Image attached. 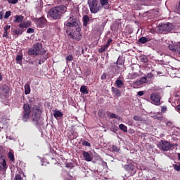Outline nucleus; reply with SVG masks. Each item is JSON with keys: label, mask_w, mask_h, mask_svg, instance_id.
<instances>
[{"label": "nucleus", "mask_w": 180, "mask_h": 180, "mask_svg": "<svg viewBox=\"0 0 180 180\" xmlns=\"http://www.w3.org/2000/svg\"><path fill=\"white\" fill-rule=\"evenodd\" d=\"M89 22V16H88V15H84L83 16V26H88Z\"/></svg>", "instance_id": "21"}, {"label": "nucleus", "mask_w": 180, "mask_h": 180, "mask_svg": "<svg viewBox=\"0 0 180 180\" xmlns=\"http://www.w3.org/2000/svg\"><path fill=\"white\" fill-rule=\"evenodd\" d=\"M7 1L8 4H12L13 5L18 4V0H7Z\"/></svg>", "instance_id": "42"}, {"label": "nucleus", "mask_w": 180, "mask_h": 180, "mask_svg": "<svg viewBox=\"0 0 180 180\" xmlns=\"http://www.w3.org/2000/svg\"><path fill=\"white\" fill-rule=\"evenodd\" d=\"M173 168L175 171H180V163L179 164H174Z\"/></svg>", "instance_id": "35"}, {"label": "nucleus", "mask_w": 180, "mask_h": 180, "mask_svg": "<svg viewBox=\"0 0 180 180\" xmlns=\"http://www.w3.org/2000/svg\"><path fill=\"white\" fill-rule=\"evenodd\" d=\"M120 150V148L119 147H117L115 145L112 146V151H115V153H119V150Z\"/></svg>", "instance_id": "37"}, {"label": "nucleus", "mask_w": 180, "mask_h": 180, "mask_svg": "<svg viewBox=\"0 0 180 180\" xmlns=\"http://www.w3.org/2000/svg\"><path fill=\"white\" fill-rule=\"evenodd\" d=\"M22 122H27L30 118V114L32 115V122L37 126L40 124V119L41 117V110L37 105H34L32 108L30 105L27 103L23 105L22 107Z\"/></svg>", "instance_id": "2"}, {"label": "nucleus", "mask_w": 180, "mask_h": 180, "mask_svg": "<svg viewBox=\"0 0 180 180\" xmlns=\"http://www.w3.org/2000/svg\"><path fill=\"white\" fill-rule=\"evenodd\" d=\"M65 167L66 168H74V165L72 163H66Z\"/></svg>", "instance_id": "44"}, {"label": "nucleus", "mask_w": 180, "mask_h": 180, "mask_svg": "<svg viewBox=\"0 0 180 180\" xmlns=\"http://www.w3.org/2000/svg\"><path fill=\"white\" fill-rule=\"evenodd\" d=\"M88 5L91 13H98L101 11V5L98 4V0H88Z\"/></svg>", "instance_id": "6"}, {"label": "nucleus", "mask_w": 180, "mask_h": 180, "mask_svg": "<svg viewBox=\"0 0 180 180\" xmlns=\"http://www.w3.org/2000/svg\"><path fill=\"white\" fill-rule=\"evenodd\" d=\"M67 9L65 6L60 5L49 10V15L51 18H53L54 20H57V19H61L63 15L67 12Z\"/></svg>", "instance_id": "4"}, {"label": "nucleus", "mask_w": 180, "mask_h": 180, "mask_svg": "<svg viewBox=\"0 0 180 180\" xmlns=\"http://www.w3.org/2000/svg\"><path fill=\"white\" fill-rule=\"evenodd\" d=\"M10 90L11 89H9L8 85L4 84L0 87V95L2 96H6V95H9Z\"/></svg>", "instance_id": "12"}, {"label": "nucleus", "mask_w": 180, "mask_h": 180, "mask_svg": "<svg viewBox=\"0 0 180 180\" xmlns=\"http://www.w3.org/2000/svg\"><path fill=\"white\" fill-rule=\"evenodd\" d=\"M178 158L180 160V153L178 154Z\"/></svg>", "instance_id": "56"}, {"label": "nucleus", "mask_w": 180, "mask_h": 180, "mask_svg": "<svg viewBox=\"0 0 180 180\" xmlns=\"http://www.w3.org/2000/svg\"><path fill=\"white\" fill-rule=\"evenodd\" d=\"M115 85L117 86V88L122 89L123 86H124V83L120 79H117L115 81Z\"/></svg>", "instance_id": "18"}, {"label": "nucleus", "mask_w": 180, "mask_h": 180, "mask_svg": "<svg viewBox=\"0 0 180 180\" xmlns=\"http://www.w3.org/2000/svg\"><path fill=\"white\" fill-rule=\"evenodd\" d=\"M59 4H64L65 5H68L71 0H58Z\"/></svg>", "instance_id": "32"}, {"label": "nucleus", "mask_w": 180, "mask_h": 180, "mask_svg": "<svg viewBox=\"0 0 180 180\" xmlns=\"http://www.w3.org/2000/svg\"><path fill=\"white\" fill-rule=\"evenodd\" d=\"M145 78H146V79H153V78H154V74L149 72L148 73L146 76H144Z\"/></svg>", "instance_id": "30"}, {"label": "nucleus", "mask_w": 180, "mask_h": 180, "mask_svg": "<svg viewBox=\"0 0 180 180\" xmlns=\"http://www.w3.org/2000/svg\"><path fill=\"white\" fill-rule=\"evenodd\" d=\"M27 33H28V34L34 33V29L31 28V27L28 28L27 30Z\"/></svg>", "instance_id": "43"}, {"label": "nucleus", "mask_w": 180, "mask_h": 180, "mask_svg": "<svg viewBox=\"0 0 180 180\" xmlns=\"http://www.w3.org/2000/svg\"><path fill=\"white\" fill-rule=\"evenodd\" d=\"M141 1H147V0H141Z\"/></svg>", "instance_id": "58"}, {"label": "nucleus", "mask_w": 180, "mask_h": 180, "mask_svg": "<svg viewBox=\"0 0 180 180\" xmlns=\"http://www.w3.org/2000/svg\"><path fill=\"white\" fill-rule=\"evenodd\" d=\"M134 120H136V122H141L143 120V118L139 115H134L133 117Z\"/></svg>", "instance_id": "33"}, {"label": "nucleus", "mask_w": 180, "mask_h": 180, "mask_svg": "<svg viewBox=\"0 0 180 180\" xmlns=\"http://www.w3.org/2000/svg\"><path fill=\"white\" fill-rule=\"evenodd\" d=\"M8 158L10 160V161H11V162H13V161H15V155L13 154V152L12 150H11L8 153Z\"/></svg>", "instance_id": "23"}, {"label": "nucleus", "mask_w": 180, "mask_h": 180, "mask_svg": "<svg viewBox=\"0 0 180 180\" xmlns=\"http://www.w3.org/2000/svg\"><path fill=\"white\" fill-rule=\"evenodd\" d=\"M100 4L101 8L104 9H109V0H100Z\"/></svg>", "instance_id": "16"}, {"label": "nucleus", "mask_w": 180, "mask_h": 180, "mask_svg": "<svg viewBox=\"0 0 180 180\" xmlns=\"http://www.w3.org/2000/svg\"><path fill=\"white\" fill-rule=\"evenodd\" d=\"M158 148L162 151H168L172 147V145L169 142L164 140H161L158 144Z\"/></svg>", "instance_id": "7"}, {"label": "nucleus", "mask_w": 180, "mask_h": 180, "mask_svg": "<svg viewBox=\"0 0 180 180\" xmlns=\"http://www.w3.org/2000/svg\"><path fill=\"white\" fill-rule=\"evenodd\" d=\"M34 23L37 25V27H44L46 23H47V20L44 16H41L39 18H35L34 20Z\"/></svg>", "instance_id": "8"}, {"label": "nucleus", "mask_w": 180, "mask_h": 180, "mask_svg": "<svg viewBox=\"0 0 180 180\" xmlns=\"http://www.w3.org/2000/svg\"><path fill=\"white\" fill-rule=\"evenodd\" d=\"M148 41V39L146 37H142L139 39V42L141 44H146Z\"/></svg>", "instance_id": "26"}, {"label": "nucleus", "mask_w": 180, "mask_h": 180, "mask_svg": "<svg viewBox=\"0 0 180 180\" xmlns=\"http://www.w3.org/2000/svg\"><path fill=\"white\" fill-rule=\"evenodd\" d=\"M155 119H157L158 120H162L164 119V117L162 116H156Z\"/></svg>", "instance_id": "48"}, {"label": "nucleus", "mask_w": 180, "mask_h": 180, "mask_svg": "<svg viewBox=\"0 0 180 180\" xmlns=\"http://www.w3.org/2000/svg\"><path fill=\"white\" fill-rule=\"evenodd\" d=\"M119 129L120 130H122V131H124V133H127V127H126V125H124V124H120L119 125Z\"/></svg>", "instance_id": "27"}, {"label": "nucleus", "mask_w": 180, "mask_h": 180, "mask_svg": "<svg viewBox=\"0 0 180 180\" xmlns=\"http://www.w3.org/2000/svg\"><path fill=\"white\" fill-rule=\"evenodd\" d=\"M82 145L84 146L85 147H91V143L87 141L83 140L82 142Z\"/></svg>", "instance_id": "34"}, {"label": "nucleus", "mask_w": 180, "mask_h": 180, "mask_svg": "<svg viewBox=\"0 0 180 180\" xmlns=\"http://www.w3.org/2000/svg\"><path fill=\"white\" fill-rule=\"evenodd\" d=\"M116 64L120 65L121 63H119V60H117Z\"/></svg>", "instance_id": "55"}, {"label": "nucleus", "mask_w": 180, "mask_h": 180, "mask_svg": "<svg viewBox=\"0 0 180 180\" xmlns=\"http://www.w3.org/2000/svg\"><path fill=\"white\" fill-rule=\"evenodd\" d=\"M150 101L154 102L156 106H160V105H161V96L158 93H153L150 95Z\"/></svg>", "instance_id": "10"}, {"label": "nucleus", "mask_w": 180, "mask_h": 180, "mask_svg": "<svg viewBox=\"0 0 180 180\" xmlns=\"http://www.w3.org/2000/svg\"><path fill=\"white\" fill-rule=\"evenodd\" d=\"M11 29V25H6L4 26V32H8Z\"/></svg>", "instance_id": "45"}, {"label": "nucleus", "mask_w": 180, "mask_h": 180, "mask_svg": "<svg viewBox=\"0 0 180 180\" xmlns=\"http://www.w3.org/2000/svg\"><path fill=\"white\" fill-rule=\"evenodd\" d=\"M80 92H82V94H84V95H88L89 94V91H88V88H86V86H82L80 87Z\"/></svg>", "instance_id": "20"}, {"label": "nucleus", "mask_w": 180, "mask_h": 180, "mask_svg": "<svg viewBox=\"0 0 180 180\" xmlns=\"http://www.w3.org/2000/svg\"><path fill=\"white\" fill-rule=\"evenodd\" d=\"M29 56H44L46 54V50L43 49V44L37 42L33 44L32 48L28 50Z\"/></svg>", "instance_id": "5"}, {"label": "nucleus", "mask_w": 180, "mask_h": 180, "mask_svg": "<svg viewBox=\"0 0 180 180\" xmlns=\"http://www.w3.org/2000/svg\"><path fill=\"white\" fill-rule=\"evenodd\" d=\"M0 19H4V13L2 11L0 12Z\"/></svg>", "instance_id": "52"}, {"label": "nucleus", "mask_w": 180, "mask_h": 180, "mask_svg": "<svg viewBox=\"0 0 180 180\" xmlns=\"http://www.w3.org/2000/svg\"><path fill=\"white\" fill-rule=\"evenodd\" d=\"M101 79H106V73H103V75H101Z\"/></svg>", "instance_id": "49"}, {"label": "nucleus", "mask_w": 180, "mask_h": 180, "mask_svg": "<svg viewBox=\"0 0 180 180\" xmlns=\"http://www.w3.org/2000/svg\"><path fill=\"white\" fill-rule=\"evenodd\" d=\"M66 180H77L75 177H73L72 176H69Z\"/></svg>", "instance_id": "46"}, {"label": "nucleus", "mask_w": 180, "mask_h": 180, "mask_svg": "<svg viewBox=\"0 0 180 180\" xmlns=\"http://www.w3.org/2000/svg\"><path fill=\"white\" fill-rule=\"evenodd\" d=\"M112 41H113V40L110 38L109 39H108L107 44H105V46H107L109 48L110 44H112Z\"/></svg>", "instance_id": "41"}, {"label": "nucleus", "mask_w": 180, "mask_h": 180, "mask_svg": "<svg viewBox=\"0 0 180 180\" xmlns=\"http://www.w3.org/2000/svg\"><path fill=\"white\" fill-rule=\"evenodd\" d=\"M11 16V11H6L4 15V19H8Z\"/></svg>", "instance_id": "39"}, {"label": "nucleus", "mask_w": 180, "mask_h": 180, "mask_svg": "<svg viewBox=\"0 0 180 180\" xmlns=\"http://www.w3.org/2000/svg\"><path fill=\"white\" fill-rule=\"evenodd\" d=\"M53 116L55 119H58V117H63V114L60 110H55L53 112Z\"/></svg>", "instance_id": "19"}, {"label": "nucleus", "mask_w": 180, "mask_h": 180, "mask_svg": "<svg viewBox=\"0 0 180 180\" xmlns=\"http://www.w3.org/2000/svg\"><path fill=\"white\" fill-rule=\"evenodd\" d=\"M4 79V77H2V75L0 73V81H2Z\"/></svg>", "instance_id": "54"}, {"label": "nucleus", "mask_w": 180, "mask_h": 180, "mask_svg": "<svg viewBox=\"0 0 180 180\" xmlns=\"http://www.w3.org/2000/svg\"><path fill=\"white\" fill-rule=\"evenodd\" d=\"M126 171H133L134 169V165L129 163L124 166Z\"/></svg>", "instance_id": "22"}, {"label": "nucleus", "mask_w": 180, "mask_h": 180, "mask_svg": "<svg viewBox=\"0 0 180 180\" xmlns=\"http://www.w3.org/2000/svg\"><path fill=\"white\" fill-rule=\"evenodd\" d=\"M64 29L68 36L76 40L81 41L82 34H81V21L74 16H70L69 19L64 22Z\"/></svg>", "instance_id": "1"}, {"label": "nucleus", "mask_w": 180, "mask_h": 180, "mask_svg": "<svg viewBox=\"0 0 180 180\" xmlns=\"http://www.w3.org/2000/svg\"><path fill=\"white\" fill-rule=\"evenodd\" d=\"M176 109L178 111L180 112V105H177V106L176 107Z\"/></svg>", "instance_id": "53"}, {"label": "nucleus", "mask_w": 180, "mask_h": 180, "mask_svg": "<svg viewBox=\"0 0 180 180\" xmlns=\"http://www.w3.org/2000/svg\"><path fill=\"white\" fill-rule=\"evenodd\" d=\"M41 165H44V161H43V163L41 164Z\"/></svg>", "instance_id": "57"}, {"label": "nucleus", "mask_w": 180, "mask_h": 180, "mask_svg": "<svg viewBox=\"0 0 180 180\" xmlns=\"http://www.w3.org/2000/svg\"><path fill=\"white\" fill-rule=\"evenodd\" d=\"M23 19H25V16L22 15H16L15 16V20H13V22L15 23L20 24L18 25V27L14 30V36H19L20 34H23L25 30L32 26V21H23Z\"/></svg>", "instance_id": "3"}, {"label": "nucleus", "mask_w": 180, "mask_h": 180, "mask_svg": "<svg viewBox=\"0 0 180 180\" xmlns=\"http://www.w3.org/2000/svg\"><path fill=\"white\" fill-rule=\"evenodd\" d=\"M143 84H151V80L146 79L145 77H142L139 80L134 82V85L136 88H139V86H141Z\"/></svg>", "instance_id": "9"}, {"label": "nucleus", "mask_w": 180, "mask_h": 180, "mask_svg": "<svg viewBox=\"0 0 180 180\" xmlns=\"http://www.w3.org/2000/svg\"><path fill=\"white\" fill-rule=\"evenodd\" d=\"M111 91L115 98H120L122 96V91L116 87H111Z\"/></svg>", "instance_id": "14"}, {"label": "nucleus", "mask_w": 180, "mask_h": 180, "mask_svg": "<svg viewBox=\"0 0 180 180\" xmlns=\"http://www.w3.org/2000/svg\"><path fill=\"white\" fill-rule=\"evenodd\" d=\"M82 155L84 158V160L87 162H91L92 161V156H91V155L89 154V153L86 152V151H83L82 152Z\"/></svg>", "instance_id": "17"}, {"label": "nucleus", "mask_w": 180, "mask_h": 180, "mask_svg": "<svg viewBox=\"0 0 180 180\" xmlns=\"http://www.w3.org/2000/svg\"><path fill=\"white\" fill-rule=\"evenodd\" d=\"M168 48L173 53H176L180 50L179 46L175 44H169Z\"/></svg>", "instance_id": "15"}, {"label": "nucleus", "mask_w": 180, "mask_h": 180, "mask_svg": "<svg viewBox=\"0 0 180 180\" xmlns=\"http://www.w3.org/2000/svg\"><path fill=\"white\" fill-rule=\"evenodd\" d=\"M66 63H70V61H72L74 60V56L72 55H68L66 58Z\"/></svg>", "instance_id": "31"}, {"label": "nucleus", "mask_w": 180, "mask_h": 180, "mask_svg": "<svg viewBox=\"0 0 180 180\" xmlns=\"http://www.w3.org/2000/svg\"><path fill=\"white\" fill-rule=\"evenodd\" d=\"M107 116L111 117V119H120V117H118L116 114L112 112H108Z\"/></svg>", "instance_id": "25"}, {"label": "nucleus", "mask_w": 180, "mask_h": 180, "mask_svg": "<svg viewBox=\"0 0 180 180\" xmlns=\"http://www.w3.org/2000/svg\"><path fill=\"white\" fill-rule=\"evenodd\" d=\"M108 49H109L106 45H104L103 46H101V48H100L98 51L100 53H103L104 51H106V50H108Z\"/></svg>", "instance_id": "28"}, {"label": "nucleus", "mask_w": 180, "mask_h": 180, "mask_svg": "<svg viewBox=\"0 0 180 180\" xmlns=\"http://www.w3.org/2000/svg\"><path fill=\"white\" fill-rule=\"evenodd\" d=\"M101 101L103 102V101H104L103 98H102Z\"/></svg>", "instance_id": "59"}, {"label": "nucleus", "mask_w": 180, "mask_h": 180, "mask_svg": "<svg viewBox=\"0 0 180 180\" xmlns=\"http://www.w3.org/2000/svg\"><path fill=\"white\" fill-rule=\"evenodd\" d=\"M3 37H8V31H4V34H3Z\"/></svg>", "instance_id": "51"}, {"label": "nucleus", "mask_w": 180, "mask_h": 180, "mask_svg": "<svg viewBox=\"0 0 180 180\" xmlns=\"http://www.w3.org/2000/svg\"><path fill=\"white\" fill-rule=\"evenodd\" d=\"M141 63H148V58H147V56H142L141 58Z\"/></svg>", "instance_id": "36"}, {"label": "nucleus", "mask_w": 180, "mask_h": 180, "mask_svg": "<svg viewBox=\"0 0 180 180\" xmlns=\"http://www.w3.org/2000/svg\"><path fill=\"white\" fill-rule=\"evenodd\" d=\"M22 58L23 56L22 55H17L15 60L18 64H21Z\"/></svg>", "instance_id": "29"}, {"label": "nucleus", "mask_w": 180, "mask_h": 180, "mask_svg": "<svg viewBox=\"0 0 180 180\" xmlns=\"http://www.w3.org/2000/svg\"><path fill=\"white\" fill-rule=\"evenodd\" d=\"M8 165H6V159L5 156L0 153V171H6Z\"/></svg>", "instance_id": "11"}, {"label": "nucleus", "mask_w": 180, "mask_h": 180, "mask_svg": "<svg viewBox=\"0 0 180 180\" xmlns=\"http://www.w3.org/2000/svg\"><path fill=\"white\" fill-rule=\"evenodd\" d=\"M22 175L20 174H15L14 180H22Z\"/></svg>", "instance_id": "38"}, {"label": "nucleus", "mask_w": 180, "mask_h": 180, "mask_svg": "<svg viewBox=\"0 0 180 180\" xmlns=\"http://www.w3.org/2000/svg\"><path fill=\"white\" fill-rule=\"evenodd\" d=\"M46 58H42L39 60V64H41L42 63H44L46 61Z\"/></svg>", "instance_id": "50"}, {"label": "nucleus", "mask_w": 180, "mask_h": 180, "mask_svg": "<svg viewBox=\"0 0 180 180\" xmlns=\"http://www.w3.org/2000/svg\"><path fill=\"white\" fill-rule=\"evenodd\" d=\"M162 27L164 32H171L174 30V25L172 23L168 22L167 24H164Z\"/></svg>", "instance_id": "13"}, {"label": "nucleus", "mask_w": 180, "mask_h": 180, "mask_svg": "<svg viewBox=\"0 0 180 180\" xmlns=\"http://www.w3.org/2000/svg\"><path fill=\"white\" fill-rule=\"evenodd\" d=\"M167 106H161V113H165V112H167Z\"/></svg>", "instance_id": "40"}, {"label": "nucleus", "mask_w": 180, "mask_h": 180, "mask_svg": "<svg viewBox=\"0 0 180 180\" xmlns=\"http://www.w3.org/2000/svg\"><path fill=\"white\" fill-rule=\"evenodd\" d=\"M25 95H29L30 94V84H25Z\"/></svg>", "instance_id": "24"}, {"label": "nucleus", "mask_w": 180, "mask_h": 180, "mask_svg": "<svg viewBox=\"0 0 180 180\" xmlns=\"http://www.w3.org/2000/svg\"><path fill=\"white\" fill-rule=\"evenodd\" d=\"M137 95H139V96H143V95H144V91H140L137 93Z\"/></svg>", "instance_id": "47"}]
</instances>
